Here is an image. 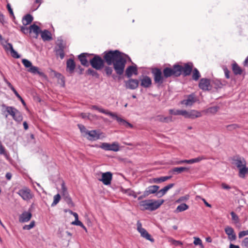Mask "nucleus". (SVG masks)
I'll return each instance as SVG.
<instances>
[{"instance_id": "f3484780", "label": "nucleus", "mask_w": 248, "mask_h": 248, "mask_svg": "<svg viewBox=\"0 0 248 248\" xmlns=\"http://www.w3.org/2000/svg\"><path fill=\"white\" fill-rule=\"evenodd\" d=\"M192 66L193 65L192 63H186L184 66L179 65V67H180V75L181 74H183L184 76L189 75L191 73Z\"/></svg>"}, {"instance_id": "6e6d98bb", "label": "nucleus", "mask_w": 248, "mask_h": 248, "mask_svg": "<svg viewBox=\"0 0 248 248\" xmlns=\"http://www.w3.org/2000/svg\"><path fill=\"white\" fill-rule=\"evenodd\" d=\"M105 71L108 76H110L113 72L112 68L109 66H106L105 68Z\"/></svg>"}, {"instance_id": "f704fd0d", "label": "nucleus", "mask_w": 248, "mask_h": 248, "mask_svg": "<svg viewBox=\"0 0 248 248\" xmlns=\"http://www.w3.org/2000/svg\"><path fill=\"white\" fill-rule=\"evenodd\" d=\"M185 110L170 109L169 110V113L173 115H182L184 116Z\"/></svg>"}, {"instance_id": "49530a36", "label": "nucleus", "mask_w": 248, "mask_h": 248, "mask_svg": "<svg viewBox=\"0 0 248 248\" xmlns=\"http://www.w3.org/2000/svg\"><path fill=\"white\" fill-rule=\"evenodd\" d=\"M124 193L127 194L128 196H132L134 198H136L137 197V194L135 193V192L130 189H127L125 190Z\"/></svg>"}, {"instance_id": "864d4df0", "label": "nucleus", "mask_w": 248, "mask_h": 248, "mask_svg": "<svg viewBox=\"0 0 248 248\" xmlns=\"http://www.w3.org/2000/svg\"><path fill=\"white\" fill-rule=\"evenodd\" d=\"M215 84L217 86L218 88H220L223 86L225 85V82H221L220 80L217 79L215 80Z\"/></svg>"}, {"instance_id": "09e8293b", "label": "nucleus", "mask_w": 248, "mask_h": 248, "mask_svg": "<svg viewBox=\"0 0 248 248\" xmlns=\"http://www.w3.org/2000/svg\"><path fill=\"white\" fill-rule=\"evenodd\" d=\"M56 53L57 55H58L60 56V57L61 59H63V58L64 57L63 49L59 48V49H57L56 51Z\"/></svg>"}, {"instance_id": "f8f14e48", "label": "nucleus", "mask_w": 248, "mask_h": 248, "mask_svg": "<svg viewBox=\"0 0 248 248\" xmlns=\"http://www.w3.org/2000/svg\"><path fill=\"white\" fill-rule=\"evenodd\" d=\"M62 194L63 198L66 203L70 206H74V203L72 202V199L70 197L66 187L65 186L64 183H62L61 185Z\"/></svg>"}, {"instance_id": "a878e982", "label": "nucleus", "mask_w": 248, "mask_h": 248, "mask_svg": "<svg viewBox=\"0 0 248 248\" xmlns=\"http://www.w3.org/2000/svg\"><path fill=\"white\" fill-rule=\"evenodd\" d=\"M174 184L172 183V184H170L168 185L165 186V187H164L163 188H162L161 189H160L157 192V193L156 194V196H157L159 198L162 197L163 195H164L167 193V192L169 189L171 188L174 186Z\"/></svg>"}, {"instance_id": "c03bdc74", "label": "nucleus", "mask_w": 248, "mask_h": 248, "mask_svg": "<svg viewBox=\"0 0 248 248\" xmlns=\"http://www.w3.org/2000/svg\"><path fill=\"white\" fill-rule=\"evenodd\" d=\"M232 216V219L233 220L234 224H237L239 222L240 219L238 216L233 211L230 213Z\"/></svg>"}, {"instance_id": "58836bf2", "label": "nucleus", "mask_w": 248, "mask_h": 248, "mask_svg": "<svg viewBox=\"0 0 248 248\" xmlns=\"http://www.w3.org/2000/svg\"><path fill=\"white\" fill-rule=\"evenodd\" d=\"M218 107L216 106L210 107L206 109L205 110V112L207 113H212V114H215L216 113L217 110H218Z\"/></svg>"}, {"instance_id": "338daca9", "label": "nucleus", "mask_w": 248, "mask_h": 248, "mask_svg": "<svg viewBox=\"0 0 248 248\" xmlns=\"http://www.w3.org/2000/svg\"><path fill=\"white\" fill-rule=\"evenodd\" d=\"M243 245L246 247L248 248V237H246L242 241Z\"/></svg>"}, {"instance_id": "c9c22d12", "label": "nucleus", "mask_w": 248, "mask_h": 248, "mask_svg": "<svg viewBox=\"0 0 248 248\" xmlns=\"http://www.w3.org/2000/svg\"><path fill=\"white\" fill-rule=\"evenodd\" d=\"M2 107H5L6 111L9 115H11L12 117L15 115L16 111L17 110V109L13 107L6 106L4 105H3Z\"/></svg>"}, {"instance_id": "72a5a7b5", "label": "nucleus", "mask_w": 248, "mask_h": 248, "mask_svg": "<svg viewBox=\"0 0 248 248\" xmlns=\"http://www.w3.org/2000/svg\"><path fill=\"white\" fill-rule=\"evenodd\" d=\"M189 170L188 168L187 167H175L173 168L171 171L173 173H177L178 174L181 173L182 172L184 171H188Z\"/></svg>"}, {"instance_id": "5fc2aeb1", "label": "nucleus", "mask_w": 248, "mask_h": 248, "mask_svg": "<svg viewBox=\"0 0 248 248\" xmlns=\"http://www.w3.org/2000/svg\"><path fill=\"white\" fill-rule=\"evenodd\" d=\"M170 242L173 245H174L175 246H182L183 245V243L181 241H178V240H175L173 239H171L170 240Z\"/></svg>"}, {"instance_id": "7ed1b4c3", "label": "nucleus", "mask_w": 248, "mask_h": 248, "mask_svg": "<svg viewBox=\"0 0 248 248\" xmlns=\"http://www.w3.org/2000/svg\"><path fill=\"white\" fill-rule=\"evenodd\" d=\"M163 200H146L140 202V205L142 210L155 211L158 209L164 202Z\"/></svg>"}, {"instance_id": "680f3d73", "label": "nucleus", "mask_w": 248, "mask_h": 248, "mask_svg": "<svg viewBox=\"0 0 248 248\" xmlns=\"http://www.w3.org/2000/svg\"><path fill=\"white\" fill-rule=\"evenodd\" d=\"M4 80L5 82V83L7 84L8 86L13 92V93L16 91V90L15 89V88L13 87V86L11 84V83L9 81H8L6 78H4Z\"/></svg>"}, {"instance_id": "4c0bfd02", "label": "nucleus", "mask_w": 248, "mask_h": 248, "mask_svg": "<svg viewBox=\"0 0 248 248\" xmlns=\"http://www.w3.org/2000/svg\"><path fill=\"white\" fill-rule=\"evenodd\" d=\"M188 205L186 203H182L178 205L175 210L176 212H181L188 209Z\"/></svg>"}, {"instance_id": "8fccbe9b", "label": "nucleus", "mask_w": 248, "mask_h": 248, "mask_svg": "<svg viewBox=\"0 0 248 248\" xmlns=\"http://www.w3.org/2000/svg\"><path fill=\"white\" fill-rule=\"evenodd\" d=\"M193 243L195 245H199L202 247V248H203L202 241L201 239L198 237H194V241Z\"/></svg>"}, {"instance_id": "cd10ccee", "label": "nucleus", "mask_w": 248, "mask_h": 248, "mask_svg": "<svg viewBox=\"0 0 248 248\" xmlns=\"http://www.w3.org/2000/svg\"><path fill=\"white\" fill-rule=\"evenodd\" d=\"M75 63L73 59H69L66 62V70L70 73H73L75 68Z\"/></svg>"}, {"instance_id": "69168bd1", "label": "nucleus", "mask_w": 248, "mask_h": 248, "mask_svg": "<svg viewBox=\"0 0 248 248\" xmlns=\"http://www.w3.org/2000/svg\"><path fill=\"white\" fill-rule=\"evenodd\" d=\"M238 125L236 124H232L227 125V127L229 130L234 129L238 127Z\"/></svg>"}, {"instance_id": "6ab92c4d", "label": "nucleus", "mask_w": 248, "mask_h": 248, "mask_svg": "<svg viewBox=\"0 0 248 248\" xmlns=\"http://www.w3.org/2000/svg\"><path fill=\"white\" fill-rule=\"evenodd\" d=\"M138 74L137 66L135 64L128 66L125 70V76L128 78H131L133 75Z\"/></svg>"}, {"instance_id": "f03ea898", "label": "nucleus", "mask_w": 248, "mask_h": 248, "mask_svg": "<svg viewBox=\"0 0 248 248\" xmlns=\"http://www.w3.org/2000/svg\"><path fill=\"white\" fill-rule=\"evenodd\" d=\"M91 109H95L98 110L99 112L105 114L106 115H109L111 116L112 118L116 119L119 124L121 125H124L126 127L133 128V126L132 124H130L125 120L118 117L116 114L112 113L108 111V110H106L103 109L101 107H99L96 105L91 106L90 107Z\"/></svg>"}, {"instance_id": "a19ab883", "label": "nucleus", "mask_w": 248, "mask_h": 248, "mask_svg": "<svg viewBox=\"0 0 248 248\" xmlns=\"http://www.w3.org/2000/svg\"><path fill=\"white\" fill-rule=\"evenodd\" d=\"M61 199V196L59 194H57L55 195L53 197V202L51 203V206L54 207L59 202H60Z\"/></svg>"}, {"instance_id": "39448f33", "label": "nucleus", "mask_w": 248, "mask_h": 248, "mask_svg": "<svg viewBox=\"0 0 248 248\" xmlns=\"http://www.w3.org/2000/svg\"><path fill=\"white\" fill-rule=\"evenodd\" d=\"M93 57L92 59L89 60L90 64L93 68L96 70H101L104 66V59H102V58L96 54L92 55Z\"/></svg>"}, {"instance_id": "9d476101", "label": "nucleus", "mask_w": 248, "mask_h": 248, "mask_svg": "<svg viewBox=\"0 0 248 248\" xmlns=\"http://www.w3.org/2000/svg\"><path fill=\"white\" fill-rule=\"evenodd\" d=\"M100 148L105 151H112L118 152L120 150L119 144L116 142L110 144L107 142H103L101 144Z\"/></svg>"}, {"instance_id": "79ce46f5", "label": "nucleus", "mask_w": 248, "mask_h": 248, "mask_svg": "<svg viewBox=\"0 0 248 248\" xmlns=\"http://www.w3.org/2000/svg\"><path fill=\"white\" fill-rule=\"evenodd\" d=\"M158 120L161 122L169 123L172 121L171 117H163V116H158Z\"/></svg>"}, {"instance_id": "20e7f679", "label": "nucleus", "mask_w": 248, "mask_h": 248, "mask_svg": "<svg viewBox=\"0 0 248 248\" xmlns=\"http://www.w3.org/2000/svg\"><path fill=\"white\" fill-rule=\"evenodd\" d=\"M180 67L179 64H174L172 68L166 67L163 69V73L165 78L171 76L176 77L180 76Z\"/></svg>"}, {"instance_id": "052dcab7", "label": "nucleus", "mask_w": 248, "mask_h": 248, "mask_svg": "<svg viewBox=\"0 0 248 248\" xmlns=\"http://www.w3.org/2000/svg\"><path fill=\"white\" fill-rule=\"evenodd\" d=\"M171 178V176H166L159 177L160 183L166 181Z\"/></svg>"}, {"instance_id": "4be33fe9", "label": "nucleus", "mask_w": 248, "mask_h": 248, "mask_svg": "<svg viewBox=\"0 0 248 248\" xmlns=\"http://www.w3.org/2000/svg\"><path fill=\"white\" fill-rule=\"evenodd\" d=\"M224 231L225 233L227 234L229 240L232 241L236 240V235L232 227L230 226H227L225 227Z\"/></svg>"}, {"instance_id": "37998d69", "label": "nucleus", "mask_w": 248, "mask_h": 248, "mask_svg": "<svg viewBox=\"0 0 248 248\" xmlns=\"http://www.w3.org/2000/svg\"><path fill=\"white\" fill-rule=\"evenodd\" d=\"M86 74L89 75H91L95 78L99 77V75L97 73V72L95 70L91 68H89L87 70Z\"/></svg>"}, {"instance_id": "bb28decb", "label": "nucleus", "mask_w": 248, "mask_h": 248, "mask_svg": "<svg viewBox=\"0 0 248 248\" xmlns=\"http://www.w3.org/2000/svg\"><path fill=\"white\" fill-rule=\"evenodd\" d=\"M41 31L40 30V28L39 26L37 25H36L35 24H33L30 26L29 27V32L31 33L33 32L34 33V36H33V37L37 38L39 34L41 33Z\"/></svg>"}, {"instance_id": "774afa93", "label": "nucleus", "mask_w": 248, "mask_h": 248, "mask_svg": "<svg viewBox=\"0 0 248 248\" xmlns=\"http://www.w3.org/2000/svg\"><path fill=\"white\" fill-rule=\"evenodd\" d=\"M189 198L188 196H183L180 197L179 200L177 201L178 202L184 201H187Z\"/></svg>"}, {"instance_id": "603ef678", "label": "nucleus", "mask_w": 248, "mask_h": 248, "mask_svg": "<svg viewBox=\"0 0 248 248\" xmlns=\"http://www.w3.org/2000/svg\"><path fill=\"white\" fill-rule=\"evenodd\" d=\"M222 68H223V71L224 72L225 76L226 78H227V79L230 78V71L228 70V69L225 66H223Z\"/></svg>"}, {"instance_id": "5701e85b", "label": "nucleus", "mask_w": 248, "mask_h": 248, "mask_svg": "<svg viewBox=\"0 0 248 248\" xmlns=\"http://www.w3.org/2000/svg\"><path fill=\"white\" fill-rule=\"evenodd\" d=\"M159 188V186L156 185L150 186H148L144 191L145 196H148L150 194L155 193L156 194L158 191Z\"/></svg>"}, {"instance_id": "bf43d9fd", "label": "nucleus", "mask_w": 248, "mask_h": 248, "mask_svg": "<svg viewBox=\"0 0 248 248\" xmlns=\"http://www.w3.org/2000/svg\"><path fill=\"white\" fill-rule=\"evenodd\" d=\"M14 94L16 95V96L21 101L22 104L24 105H26L25 102L23 99L22 97L19 94V93H17L16 91L14 92Z\"/></svg>"}, {"instance_id": "aec40b11", "label": "nucleus", "mask_w": 248, "mask_h": 248, "mask_svg": "<svg viewBox=\"0 0 248 248\" xmlns=\"http://www.w3.org/2000/svg\"><path fill=\"white\" fill-rule=\"evenodd\" d=\"M93 54L82 53L78 55V59L80 61L81 64L84 66H88L89 65L88 59Z\"/></svg>"}, {"instance_id": "c756f323", "label": "nucleus", "mask_w": 248, "mask_h": 248, "mask_svg": "<svg viewBox=\"0 0 248 248\" xmlns=\"http://www.w3.org/2000/svg\"><path fill=\"white\" fill-rule=\"evenodd\" d=\"M232 70L235 75H240L242 73L241 68L234 61L232 63Z\"/></svg>"}, {"instance_id": "2eb2a0df", "label": "nucleus", "mask_w": 248, "mask_h": 248, "mask_svg": "<svg viewBox=\"0 0 248 248\" xmlns=\"http://www.w3.org/2000/svg\"><path fill=\"white\" fill-rule=\"evenodd\" d=\"M125 87L126 89L135 90L139 85V81L137 79L130 78L128 80L124 81Z\"/></svg>"}, {"instance_id": "b1692460", "label": "nucleus", "mask_w": 248, "mask_h": 248, "mask_svg": "<svg viewBox=\"0 0 248 248\" xmlns=\"http://www.w3.org/2000/svg\"><path fill=\"white\" fill-rule=\"evenodd\" d=\"M32 217L30 212H23L19 216V221L20 222L24 223L29 221Z\"/></svg>"}, {"instance_id": "f257e3e1", "label": "nucleus", "mask_w": 248, "mask_h": 248, "mask_svg": "<svg viewBox=\"0 0 248 248\" xmlns=\"http://www.w3.org/2000/svg\"><path fill=\"white\" fill-rule=\"evenodd\" d=\"M125 57L128 56L118 50H108L103 53V58L108 65H113L116 73L122 75L124 72L126 63Z\"/></svg>"}, {"instance_id": "4468645a", "label": "nucleus", "mask_w": 248, "mask_h": 248, "mask_svg": "<svg viewBox=\"0 0 248 248\" xmlns=\"http://www.w3.org/2000/svg\"><path fill=\"white\" fill-rule=\"evenodd\" d=\"M101 133L96 130H89L86 131V135L88 136L87 139L91 141H95L99 140L101 138Z\"/></svg>"}, {"instance_id": "de8ad7c7", "label": "nucleus", "mask_w": 248, "mask_h": 248, "mask_svg": "<svg viewBox=\"0 0 248 248\" xmlns=\"http://www.w3.org/2000/svg\"><path fill=\"white\" fill-rule=\"evenodd\" d=\"M35 226V222L34 221H32L31 222L30 224L29 225H25L23 226V229L25 230H30L32 228H33Z\"/></svg>"}, {"instance_id": "3c124183", "label": "nucleus", "mask_w": 248, "mask_h": 248, "mask_svg": "<svg viewBox=\"0 0 248 248\" xmlns=\"http://www.w3.org/2000/svg\"><path fill=\"white\" fill-rule=\"evenodd\" d=\"M184 163L191 164V159H188V160L185 159V160H181L177 161L175 162V164L179 165V164H182Z\"/></svg>"}, {"instance_id": "1a4fd4ad", "label": "nucleus", "mask_w": 248, "mask_h": 248, "mask_svg": "<svg viewBox=\"0 0 248 248\" xmlns=\"http://www.w3.org/2000/svg\"><path fill=\"white\" fill-rule=\"evenodd\" d=\"M17 194L19 195L24 201H29L32 199L33 197V195L31 193V190L27 187H24V188L19 189L17 192Z\"/></svg>"}, {"instance_id": "4d7b16f0", "label": "nucleus", "mask_w": 248, "mask_h": 248, "mask_svg": "<svg viewBox=\"0 0 248 248\" xmlns=\"http://www.w3.org/2000/svg\"><path fill=\"white\" fill-rule=\"evenodd\" d=\"M78 126L81 133H84L85 134V135H86V131H88L89 130H87L86 127L83 125L78 124Z\"/></svg>"}, {"instance_id": "423d86ee", "label": "nucleus", "mask_w": 248, "mask_h": 248, "mask_svg": "<svg viewBox=\"0 0 248 248\" xmlns=\"http://www.w3.org/2000/svg\"><path fill=\"white\" fill-rule=\"evenodd\" d=\"M22 62L26 68H28V71L33 74H38L40 76H43L44 73L39 70L37 67L33 66L32 63L27 59H23Z\"/></svg>"}, {"instance_id": "0eeeda50", "label": "nucleus", "mask_w": 248, "mask_h": 248, "mask_svg": "<svg viewBox=\"0 0 248 248\" xmlns=\"http://www.w3.org/2000/svg\"><path fill=\"white\" fill-rule=\"evenodd\" d=\"M152 74L154 77V80L155 83L159 85L162 84L164 81V75H162L161 70L158 68H154L151 71Z\"/></svg>"}, {"instance_id": "7c9ffc66", "label": "nucleus", "mask_w": 248, "mask_h": 248, "mask_svg": "<svg viewBox=\"0 0 248 248\" xmlns=\"http://www.w3.org/2000/svg\"><path fill=\"white\" fill-rule=\"evenodd\" d=\"M33 19V16L30 14L25 15L22 18V23L26 26L30 24Z\"/></svg>"}, {"instance_id": "393cba45", "label": "nucleus", "mask_w": 248, "mask_h": 248, "mask_svg": "<svg viewBox=\"0 0 248 248\" xmlns=\"http://www.w3.org/2000/svg\"><path fill=\"white\" fill-rule=\"evenodd\" d=\"M152 84V80L151 78L147 76H145L141 79L140 86L144 88H149Z\"/></svg>"}, {"instance_id": "0e129e2a", "label": "nucleus", "mask_w": 248, "mask_h": 248, "mask_svg": "<svg viewBox=\"0 0 248 248\" xmlns=\"http://www.w3.org/2000/svg\"><path fill=\"white\" fill-rule=\"evenodd\" d=\"M7 8L10 15L14 17L15 16H14V12L11 8V5L9 3H8L7 4Z\"/></svg>"}, {"instance_id": "412c9836", "label": "nucleus", "mask_w": 248, "mask_h": 248, "mask_svg": "<svg viewBox=\"0 0 248 248\" xmlns=\"http://www.w3.org/2000/svg\"><path fill=\"white\" fill-rule=\"evenodd\" d=\"M232 164L239 170L245 165H246V161L243 157L237 156L232 159Z\"/></svg>"}, {"instance_id": "9b49d317", "label": "nucleus", "mask_w": 248, "mask_h": 248, "mask_svg": "<svg viewBox=\"0 0 248 248\" xmlns=\"http://www.w3.org/2000/svg\"><path fill=\"white\" fill-rule=\"evenodd\" d=\"M198 100V99L194 93H191L186 96V98L180 102L181 105L186 107H191Z\"/></svg>"}, {"instance_id": "473e14b6", "label": "nucleus", "mask_w": 248, "mask_h": 248, "mask_svg": "<svg viewBox=\"0 0 248 248\" xmlns=\"http://www.w3.org/2000/svg\"><path fill=\"white\" fill-rule=\"evenodd\" d=\"M7 45L10 46V50L11 56L14 58H19L20 57V55L18 54V53L13 48L12 44L8 43Z\"/></svg>"}, {"instance_id": "ddd939ff", "label": "nucleus", "mask_w": 248, "mask_h": 248, "mask_svg": "<svg viewBox=\"0 0 248 248\" xmlns=\"http://www.w3.org/2000/svg\"><path fill=\"white\" fill-rule=\"evenodd\" d=\"M202 116L200 111L195 109H192L190 111L185 110L184 117L185 118L195 119L197 118L201 117Z\"/></svg>"}, {"instance_id": "a211bd4d", "label": "nucleus", "mask_w": 248, "mask_h": 248, "mask_svg": "<svg viewBox=\"0 0 248 248\" xmlns=\"http://www.w3.org/2000/svg\"><path fill=\"white\" fill-rule=\"evenodd\" d=\"M112 178V174L109 171H107L102 174V178L99 180L105 185H108L111 183Z\"/></svg>"}, {"instance_id": "6e6552de", "label": "nucleus", "mask_w": 248, "mask_h": 248, "mask_svg": "<svg viewBox=\"0 0 248 248\" xmlns=\"http://www.w3.org/2000/svg\"><path fill=\"white\" fill-rule=\"evenodd\" d=\"M137 225V230L140 233L141 236L148 240H149L151 242H154V239L152 237L151 235L145 229L142 227V224L140 221H138Z\"/></svg>"}, {"instance_id": "13d9d810", "label": "nucleus", "mask_w": 248, "mask_h": 248, "mask_svg": "<svg viewBox=\"0 0 248 248\" xmlns=\"http://www.w3.org/2000/svg\"><path fill=\"white\" fill-rule=\"evenodd\" d=\"M72 224L79 226L85 229V227L84 226L83 224L80 221L78 220H78L76 219L74 221H73L72 222Z\"/></svg>"}, {"instance_id": "e2e57ef3", "label": "nucleus", "mask_w": 248, "mask_h": 248, "mask_svg": "<svg viewBox=\"0 0 248 248\" xmlns=\"http://www.w3.org/2000/svg\"><path fill=\"white\" fill-rule=\"evenodd\" d=\"M91 114L89 113H82L80 114L81 117L83 119H90V116Z\"/></svg>"}, {"instance_id": "a18cd8bd", "label": "nucleus", "mask_w": 248, "mask_h": 248, "mask_svg": "<svg viewBox=\"0 0 248 248\" xmlns=\"http://www.w3.org/2000/svg\"><path fill=\"white\" fill-rule=\"evenodd\" d=\"M206 158L204 156H199L196 158L190 159L191 164L195 163H198L201 161L202 160L205 159Z\"/></svg>"}, {"instance_id": "c85d7f7f", "label": "nucleus", "mask_w": 248, "mask_h": 248, "mask_svg": "<svg viewBox=\"0 0 248 248\" xmlns=\"http://www.w3.org/2000/svg\"><path fill=\"white\" fill-rule=\"evenodd\" d=\"M41 36L44 41H50L52 39L51 34L50 32L46 30L41 31Z\"/></svg>"}, {"instance_id": "2f4dec72", "label": "nucleus", "mask_w": 248, "mask_h": 248, "mask_svg": "<svg viewBox=\"0 0 248 248\" xmlns=\"http://www.w3.org/2000/svg\"><path fill=\"white\" fill-rule=\"evenodd\" d=\"M247 174H248V168L246 167V165L239 169L238 175L240 178H244Z\"/></svg>"}, {"instance_id": "ea45409f", "label": "nucleus", "mask_w": 248, "mask_h": 248, "mask_svg": "<svg viewBox=\"0 0 248 248\" xmlns=\"http://www.w3.org/2000/svg\"><path fill=\"white\" fill-rule=\"evenodd\" d=\"M201 77L200 73L197 68H194L193 71L192 78L193 80L197 81Z\"/></svg>"}, {"instance_id": "dca6fc26", "label": "nucleus", "mask_w": 248, "mask_h": 248, "mask_svg": "<svg viewBox=\"0 0 248 248\" xmlns=\"http://www.w3.org/2000/svg\"><path fill=\"white\" fill-rule=\"evenodd\" d=\"M199 86L200 88L203 91H209L212 88L210 79L205 78L201 79Z\"/></svg>"}, {"instance_id": "e433bc0d", "label": "nucleus", "mask_w": 248, "mask_h": 248, "mask_svg": "<svg viewBox=\"0 0 248 248\" xmlns=\"http://www.w3.org/2000/svg\"><path fill=\"white\" fill-rule=\"evenodd\" d=\"M13 118L15 121L17 122H20L22 121L23 117L21 112L17 109L15 115L13 116Z\"/></svg>"}]
</instances>
